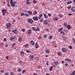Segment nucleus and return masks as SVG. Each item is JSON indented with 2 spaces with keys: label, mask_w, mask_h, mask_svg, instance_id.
Returning <instances> with one entry per match:
<instances>
[{
  "label": "nucleus",
  "mask_w": 75,
  "mask_h": 75,
  "mask_svg": "<svg viewBox=\"0 0 75 75\" xmlns=\"http://www.w3.org/2000/svg\"><path fill=\"white\" fill-rule=\"evenodd\" d=\"M11 6L12 7H15V6H16V5L15 4H17V1H15L13 2H12L10 3Z\"/></svg>",
  "instance_id": "obj_1"
},
{
  "label": "nucleus",
  "mask_w": 75,
  "mask_h": 75,
  "mask_svg": "<svg viewBox=\"0 0 75 75\" xmlns=\"http://www.w3.org/2000/svg\"><path fill=\"white\" fill-rule=\"evenodd\" d=\"M28 23H30V24H33L34 22V21H33V19L29 18L28 20Z\"/></svg>",
  "instance_id": "obj_2"
},
{
  "label": "nucleus",
  "mask_w": 75,
  "mask_h": 75,
  "mask_svg": "<svg viewBox=\"0 0 75 75\" xmlns=\"http://www.w3.org/2000/svg\"><path fill=\"white\" fill-rule=\"evenodd\" d=\"M2 12V14L3 16H5V14L6 13V11H7V10L6 9H2L1 10Z\"/></svg>",
  "instance_id": "obj_3"
},
{
  "label": "nucleus",
  "mask_w": 75,
  "mask_h": 75,
  "mask_svg": "<svg viewBox=\"0 0 75 75\" xmlns=\"http://www.w3.org/2000/svg\"><path fill=\"white\" fill-rule=\"evenodd\" d=\"M33 19L35 21H37L38 20V17L34 16L33 17Z\"/></svg>",
  "instance_id": "obj_4"
},
{
  "label": "nucleus",
  "mask_w": 75,
  "mask_h": 75,
  "mask_svg": "<svg viewBox=\"0 0 75 75\" xmlns=\"http://www.w3.org/2000/svg\"><path fill=\"white\" fill-rule=\"evenodd\" d=\"M62 51L64 52H67V49L65 48H62Z\"/></svg>",
  "instance_id": "obj_5"
},
{
  "label": "nucleus",
  "mask_w": 75,
  "mask_h": 75,
  "mask_svg": "<svg viewBox=\"0 0 75 75\" xmlns=\"http://www.w3.org/2000/svg\"><path fill=\"white\" fill-rule=\"evenodd\" d=\"M12 32L15 34H16L18 33V30H17L16 29L12 30Z\"/></svg>",
  "instance_id": "obj_6"
},
{
  "label": "nucleus",
  "mask_w": 75,
  "mask_h": 75,
  "mask_svg": "<svg viewBox=\"0 0 75 75\" xmlns=\"http://www.w3.org/2000/svg\"><path fill=\"white\" fill-rule=\"evenodd\" d=\"M72 11V12H75V7L72 6L71 9Z\"/></svg>",
  "instance_id": "obj_7"
},
{
  "label": "nucleus",
  "mask_w": 75,
  "mask_h": 75,
  "mask_svg": "<svg viewBox=\"0 0 75 75\" xmlns=\"http://www.w3.org/2000/svg\"><path fill=\"white\" fill-rule=\"evenodd\" d=\"M64 61H69V62H71L72 63V61H71V59H64Z\"/></svg>",
  "instance_id": "obj_8"
},
{
  "label": "nucleus",
  "mask_w": 75,
  "mask_h": 75,
  "mask_svg": "<svg viewBox=\"0 0 75 75\" xmlns=\"http://www.w3.org/2000/svg\"><path fill=\"white\" fill-rule=\"evenodd\" d=\"M38 42H36L35 44V48H39V46L38 45Z\"/></svg>",
  "instance_id": "obj_9"
},
{
  "label": "nucleus",
  "mask_w": 75,
  "mask_h": 75,
  "mask_svg": "<svg viewBox=\"0 0 75 75\" xmlns=\"http://www.w3.org/2000/svg\"><path fill=\"white\" fill-rule=\"evenodd\" d=\"M6 25L8 28H9L11 27L10 23H7V24Z\"/></svg>",
  "instance_id": "obj_10"
},
{
  "label": "nucleus",
  "mask_w": 75,
  "mask_h": 75,
  "mask_svg": "<svg viewBox=\"0 0 75 75\" xmlns=\"http://www.w3.org/2000/svg\"><path fill=\"white\" fill-rule=\"evenodd\" d=\"M44 23L45 25H47L48 24V21H47V20H45L44 21Z\"/></svg>",
  "instance_id": "obj_11"
},
{
  "label": "nucleus",
  "mask_w": 75,
  "mask_h": 75,
  "mask_svg": "<svg viewBox=\"0 0 75 75\" xmlns=\"http://www.w3.org/2000/svg\"><path fill=\"white\" fill-rule=\"evenodd\" d=\"M30 43L32 45H34V44H35V43H34V42L33 40H32L31 41Z\"/></svg>",
  "instance_id": "obj_12"
},
{
  "label": "nucleus",
  "mask_w": 75,
  "mask_h": 75,
  "mask_svg": "<svg viewBox=\"0 0 75 75\" xmlns=\"http://www.w3.org/2000/svg\"><path fill=\"white\" fill-rule=\"evenodd\" d=\"M28 34H31V29H29L28 30Z\"/></svg>",
  "instance_id": "obj_13"
},
{
  "label": "nucleus",
  "mask_w": 75,
  "mask_h": 75,
  "mask_svg": "<svg viewBox=\"0 0 75 75\" xmlns=\"http://www.w3.org/2000/svg\"><path fill=\"white\" fill-rule=\"evenodd\" d=\"M43 15L44 16V17L45 18H48V16L46 15V14L43 13Z\"/></svg>",
  "instance_id": "obj_14"
},
{
  "label": "nucleus",
  "mask_w": 75,
  "mask_h": 75,
  "mask_svg": "<svg viewBox=\"0 0 75 75\" xmlns=\"http://www.w3.org/2000/svg\"><path fill=\"white\" fill-rule=\"evenodd\" d=\"M40 29L38 27H37L36 29V31H40Z\"/></svg>",
  "instance_id": "obj_15"
},
{
  "label": "nucleus",
  "mask_w": 75,
  "mask_h": 75,
  "mask_svg": "<svg viewBox=\"0 0 75 75\" xmlns=\"http://www.w3.org/2000/svg\"><path fill=\"white\" fill-rule=\"evenodd\" d=\"M63 29V28H60L58 30V32H59H59H61V31H62V30Z\"/></svg>",
  "instance_id": "obj_16"
},
{
  "label": "nucleus",
  "mask_w": 75,
  "mask_h": 75,
  "mask_svg": "<svg viewBox=\"0 0 75 75\" xmlns=\"http://www.w3.org/2000/svg\"><path fill=\"white\" fill-rule=\"evenodd\" d=\"M13 37H14H14H15L14 38H12L11 37L10 39L11 41H13V40H15V38H16V37L13 36Z\"/></svg>",
  "instance_id": "obj_17"
},
{
  "label": "nucleus",
  "mask_w": 75,
  "mask_h": 75,
  "mask_svg": "<svg viewBox=\"0 0 75 75\" xmlns=\"http://www.w3.org/2000/svg\"><path fill=\"white\" fill-rule=\"evenodd\" d=\"M67 28L68 30H70L71 29V26L69 25H67Z\"/></svg>",
  "instance_id": "obj_18"
},
{
  "label": "nucleus",
  "mask_w": 75,
  "mask_h": 75,
  "mask_svg": "<svg viewBox=\"0 0 75 75\" xmlns=\"http://www.w3.org/2000/svg\"><path fill=\"white\" fill-rule=\"evenodd\" d=\"M72 3V1H68V2L67 3V5H68L69 4H71Z\"/></svg>",
  "instance_id": "obj_19"
},
{
  "label": "nucleus",
  "mask_w": 75,
  "mask_h": 75,
  "mask_svg": "<svg viewBox=\"0 0 75 75\" xmlns=\"http://www.w3.org/2000/svg\"><path fill=\"white\" fill-rule=\"evenodd\" d=\"M18 40L19 41H22V38L21 37H19Z\"/></svg>",
  "instance_id": "obj_20"
},
{
  "label": "nucleus",
  "mask_w": 75,
  "mask_h": 75,
  "mask_svg": "<svg viewBox=\"0 0 75 75\" xmlns=\"http://www.w3.org/2000/svg\"><path fill=\"white\" fill-rule=\"evenodd\" d=\"M28 13L29 15H31L32 14V11H28Z\"/></svg>",
  "instance_id": "obj_21"
},
{
  "label": "nucleus",
  "mask_w": 75,
  "mask_h": 75,
  "mask_svg": "<svg viewBox=\"0 0 75 75\" xmlns=\"http://www.w3.org/2000/svg\"><path fill=\"white\" fill-rule=\"evenodd\" d=\"M30 58L31 59H34V56H30Z\"/></svg>",
  "instance_id": "obj_22"
},
{
  "label": "nucleus",
  "mask_w": 75,
  "mask_h": 75,
  "mask_svg": "<svg viewBox=\"0 0 75 75\" xmlns=\"http://www.w3.org/2000/svg\"><path fill=\"white\" fill-rule=\"evenodd\" d=\"M70 75H75V71H74L72 73L70 74Z\"/></svg>",
  "instance_id": "obj_23"
},
{
  "label": "nucleus",
  "mask_w": 75,
  "mask_h": 75,
  "mask_svg": "<svg viewBox=\"0 0 75 75\" xmlns=\"http://www.w3.org/2000/svg\"><path fill=\"white\" fill-rule=\"evenodd\" d=\"M45 52L46 53H50V50H46Z\"/></svg>",
  "instance_id": "obj_24"
},
{
  "label": "nucleus",
  "mask_w": 75,
  "mask_h": 75,
  "mask_svg": "<svg viewBox=\"0 0 75 75\" xmlns=\"http://www.w3.org/2000/svg\"><path fill=\"white\" fill-rule=\"evenodd\" d=\"M52 68H53V66H51L50 68V71H52Z\"/></svg>",
  "instance_id": "obj_25"
},
{
  "label": "nucleus",
  "mask_w": 75,
  "mask_h": 75,
  "mask_svg": "<svg viewBox=\"0 0 75 75\" xmlns=\"http://www.w3.org/2000/svg\"><path fill=\"white\" fill-rule=\"evenodd\" d=\"M58 55L59 56H60L61 55V53L60 52H58Z\"/></svg>",
  "instance_id": "obj_26"
},
{
  "label": "nucleus",
  "mask_w": 75,
  "mask_h": 75,
  "mask_svg": "<svg viewBox=\"0 0 75 75\" xmlns=\"http://www.w3.org/2000/svg\"><path fill=\"white\" fill-rule=\"evenodd\" d=\"M42 14H40L39 17V19H40V18H41V17H42Z\"/></svg>",
  "instance_id": "obj_27"
},
{
  "label": "nucleus",
  "mask_w": 75,
  "mask_h": 75,
  "mask_svg": "<svg viewBox=\"0 0 75 75\" xmlns=\"http://www.w3.org/2000/svg\"><path fill=\"white\" fill-rule=\"evenodd\" d=\"M28 44H26L25 45H24V47H26V48H27V47H28Z\"/></svg>",
  "instance_id": "obj_28"
},
{
  "label": "nucleus",
  "mask_w": 75,
  "mask_h": 75,
  "mask_svg": "<svg viewBox=\"0 0 75 75\" xmlns=\"http://www.w3.org/2000/svg\"><path fill=\"white\" fill-rule=\"evenodd\" d=\"M24 15H25V13H21V16H24Z\"/></svg>",
  "instance_id": "obj_29"
},
{
  "label": "nucleus",
  "mask_w": 75,
  "mask_h": 75,
  "mask_svg": "<svg viewBox=\"0 0 75 75\" xmlns=\"http://www.w3.org/2000/svg\"><path fill=\"white\" fill-rule=\"evenodd\" d=\"M25 71H26V70H23L22 72V74H24V73L25 72Z\"/></svg>",
  "instance_id": "obj_30"
},
{
  "label": "nucleus",
  "mask_w": 75,
  "mask_h": 75,
  "mask_svg": "<svg viewBox=\"0 0 75 75\" xmlns=\"http://www.w3.org/2000/svg\"><path fill=\"white\" fill-rule=\"evenodd\" d=\"M32 29H33V30L34 31H36V28H35L34 27H33L32 28Z\"/></svg>",
  "instance_id": "obj_31"
},
{
  "label": "nucleus",
  "mask_w": 75,
  "mask_h": 75,
  "mask_svg": "<svg viewBox=\"0 0 75 75\" xmlns=\"http://www.w3.org/2000/svg\"><path fill=\"white\" fill-rule=\"evenodd\" d=\"M54 20H55V21H57V20H58V18H54Z\"/></svg>",
  "instance_id": "obj_32"
},
{
  "label": "nucleus",
  "mask_w": 75,
  "mask_h": 75,
  "mask_svg": "<svg viewBox=\"0 0 75 75\" xmlns=\"http://www.w3.org/2000/svg\"><path fill=\"white\" fill-rule=\"evenodd\" d=\"M43 20H44V19H43V18H41L40 20V22H42V21H43Z\"/></svg>",
  "instance_id": "obj_33"
},
{
  "label": "nucleus",
  "mask_w": 75,
  "mask_h": 75,
  "mask_svg": "<svg viewBox=\"0 0 75 75\" xmlns=\"http://www.w3.org/2000/svg\"><path fill=\"white\" fill-rule=\"evenodd\" d=\"M21 54L22 55H23V54H24V52H23V51H22L21 52Z\"/></svg>",
  "instance_id": "obj_34"
},
{
  "label": "nucleus",
  "mask_w": 75,
  "mask_h": 75,
  "mask_svg": "<svg viewBox=\"0 0 75 75\" xmlns=\"http://www.w3.org/2000/svg\"><path fill=\"white\" fill-rule=\"evenodd\" d=\"M26 52H29V53H30V52H31V51H29V50H26Z\"/></svg>",
  "instance_id": "obj_35"
},
{
  "label": "nucleus",
  "mask_w": 75,
  "mask_h": 75,
  "mask_svg": "<svg viewBox=\"0 0 75 75\" xmlns=\"http://www.w3.org/2000/svg\"><path fill=\"white\" fill-rule=\"evenodd\" d=\"M64 26H65V27H67V23H64Z\"/></svg>",
  "instance_id": "obj_36"
},
{
  "label": "nucleus",
  "mask_w": 75,
  "mask_h": 75,
  "mask_svg": "<svg viewBox=\"0 0 75 75\" xmlns=\"http://www.w3.org/2000/svg\"><path fill=\"white\" fill-rule=\"evenodd\" d=\"M33 3H34V4H35V3H37V1H35V0H33Z\"/></svg>",
  "instance_id": "obj_37"
},
{
  "label": "nucleus",
  "mask_w": 75,
  "mask_h": 75,
  "mask_svg": "<svg viewBox=\"0 0 75 75\" xmlns=\"http://www.w3.org/2000/svg\"><path fill=\"white\" fill-rule=\"evenodd\" d=\"M15 45H16V44H15V43H14L13 44L12 47H14V46H15Z\"/></svg>",
  "instance_id": "obj_38"
},
{
  "label": "nucleus",
  "mask_w": 75,
  "mask_h": 75,
  "mask_svg": "<svg viewBox=\"0 0 75 75\" xmlns=\"http://www.w3.org/2000/svg\"><path fill=\"white\" fill-rule=\"evenodd\" d=\"M63 38L64 39V41H67V40L66 39V38H65V37H63Z\"/></svg>",
  "instance_id": "obj_39"
},
{
  "label": "nucleus",
  "mask_w": 75,
  "mask_h": 75,
  "mask_svg": "<svg viewBox=\"0 0 75 75\" xmlns=\"http://www.w3.org/2000/svg\"><path fill=\"white\" fill-rule=\"evenodd\" d=\"M4 75H8V73H6L4 74Z\"/></svg>",
  "instance_id": "obj_40"
},
{
  "label": "nucleus",
  "mask_w": 75,
  "mask_h": 75,
  "mask_svg": "<svg viewBox=\"0 0 75 75\" xmlns=\"http://www.w3.org/2000/svg\"><path fill=\"white\" fill-rule=\"evenodd\" d=\"M64 32L65 33H67V32H68V30H66V29H65L64 30Z\"/></svg>",
  "instance_id": "obj_41"
},
{
  "label": "nucleus",
  "mask_w": 75,
  "mask_h": 75,
  "mask_svg": "<svg viewBox=\"0 0 75 75\" xmlns=\"http://www.w3.org/2000/svg\"><path fill=\"white\" fill-rule=\"evenodd\" d=\"M55 64L56 65H58V62H55Z\"/></svg>",
  "instance_id": "obj_42"
},
{
  "label": "nucleus",
  "mask_w": 75,
  "mask_h": 75,
  "mask_svg": "<svg viewBox=\"0 0 75 75\" xmlns=\"http://www.w3.org/2000/svg\"><path fill=\"white\" fill-rule=\"evenodd\" d=\"M21 71V69L19 68L18 69V71L20 72Z\"/></svg>",
  "instance_id": "obj_43"
},
{
  "label": "nucleus",
  "mask_w": 75,
  "mask_h": 75,
  "mask_svg": "<svg viewBox=\"0 0 75 75\" xmlns=\"http://www.w3.org/2000/svg\"><path fill=\"white\" fill-rule=\"evenodd\" d=\"M22 32H24L25 31V29H23L22 30Z\"/></svg>",
  "instance_id": "obj_44"
},
{
  "label": "nucleus",
  "mask_w": 75,
  "mask_h": 75,
  "mask_svg": "<svg viewBox=\"0 0 75 75\" xmlns=\"http://www.w3.org/2000/svg\"><path fill=\"white\" fill-rule=\"evenodd\" d=\"M69 47L70 49H71V48H72V46H69Z\"/></svg>",
  "instance_id": "obj_45"
},
{
  "label": "nucleus",
  "mask_w": 75,
  "mask_h": 75,
  "mask_svg": "<svg viewBox=\"0 0 75 75\" xmlns=\"http://www.w3.org/2000/svg\"><path fill=\"white\" fill-rule=\"evenodd\" d=\"M34 13L35 14H37V11H35L34 12Z\"/></svg>",
  "instance_id": "obj_46"
},
{
  "label": "nucleus",
  "mask_w": 75,
  "mask_h": 75,
  "mask_svg": "<svg viewBox=\"0 0 75 75\" xmlns=\"http://www.w3.org/2000/svg\"><path fill=\"white\" fill-rule=\"evenodd\" d=\"M71 6H70L69 7H67V8H69V9H70L71 8Z\"/></svg>",
  "instance_id": "obj_47"
},
{
  "label": "nucleus",
  "mask_w": 75,
  "mask_h": 75,
  "mask_svg": "<svg viewBox=\"0 0 75 75\" xmlns=\"http://www.w3.org/2000/svg\"><path fill=\"white\" fill-rule=\"evenodd\" d=\"M65 66L66 67H67V66H68V64L67 63H66L65 64Z\"/></svg>",
  "instance_id": "obj_48"
},
{
  "label": "nucleus",
  "mask_w": 75,
  "mask_h": 75,
  "mask_svg": "<svg viewBox=\"0 0 75 75\" xmlns=\"http://www.w3.org/2000/svg\"><path fill=\"white\" fill-rule=\"evenodd\" d=\"M44 38H47V35H45L44 36Z\"/></svg>",
  "instance_id": "obj_49"
},
{
  "label": "nucleus",
  "mask_w": 75,
  "mask_h": 75,
  "mask_svg": "<svg viewBox=\"0 0 75 75\" xmlns=\"http://www.w3.org/2000/svg\"><path fill=\"white\" fill-rule=\"evenodd\" d=\"M29 16V15L28 14H26L25 15L26 17H28Z\"/></svg>",
  "instance_id": "obj_50"
},
{
  "label": "nucleus",
  "mask_w": 75,
  "mask_h": 75,
  "mask_svg": "<svg viewBox=\"0 0 75 75\" xmlns=\"http://www.w3.org/2000/svg\"><path fill=\"white\" fill-rule=\"evenodd\" d=\"M59 17H61V18H62V16L61 15H59Z\"/></svg>",
  "instance_id": "obj_51"
},
{
  "label": "nucleus",
  "mask_w": 75,
  "mask_h": 75,
  "mask_svg": "<svg viewBox=\"0 0 75 75\" xmlns=\"http://www.w3.org/2000/svg\"><path fill=\"white\" fill-rule=\"evenodd\" d=\"M26 4H29L30 3V2H26Z\"/></svg>",
  "instance_id": "obj_52"
},
{
  "label": "nucleus",
  "mask_w": 75,
  "mask_h": 75,
  "mask_svg": "<svg viewBox=\"0 0 75 75\" xmlns=\"http://www.w3.org/2000/svg\"><path fill=\"white\" fill-rule=\"evenodd\" d=\"M49 38L50 39H52V36H50L49 37Z\"/></svg>",
  "instance_id": "obj_53"
},
{
  "label": "nucleus",
  "mask_w": 75,
  "mask_h": 75,
  "mask_svg": "<svg viewBox=\"0 0 75 75\" xmlns=\"http://www.w3.org/2000/svg\"><path fill=\"white\" fill-rule=\"evenodd\" d=\"M13 0H10V3H11L12 2H13Z\"/></svg>",
  "instance_id": "obj_54"
},
{
  "label": "nucleus",
  "mask_w": 75,
  "mask_h": 75,
  "mask_svg": "<svg viewBox=\"0 0 75 75\" xmlns=\"http://www.w3.org/2000/svg\"><path fill=\"white\" fill-rule=\"evenodd\" d=\"M68 16H72V14L71 13H69L68 14Z\"/></svg>",
  "instance_id": "obj_55"
},
{
  "label": "nucleus",
  "mask_w": 75,
  "mask_h": 75,
  "mask_svg": "<svg viewBox=\"0 0 75 75\" xmlns=\"http://www.w3.org/2000/svg\"><path fill=\"white\" fill-rule=\"evenodd\" d=\"M1 73H3V72H4V71L1 70Z\"/></svg>",
  "instance_id": "obj_56"
},
{
  "label": "nucleus",
  "mask_w": 75,
  "mask_h": 75,
  "mask_svg": "<svg viewBox=\"0 0 75 75\" xmlns=\"http://www.w3.org/2000/svg\"><path fill=\"white\" fill-rule=\"evenodd\" d=\"M46 65H48V62H46Z\"/></svg>",
  "instance_id": "obj_57"
},
{
  "label": "nucleus",
  "mask_w": 75,
  "mask_h": 75,
  "mask_svg": "<svg viewBox=\"0 0 75 75\" xmlns=\"http://www.w3.org/2000/svg\"><path fill=\"white\" fill-rule=\"evenodd\" d=\"M6 41V38L4 39V41Z\"/></svg>",
  "instance_id": "obj_58"
},
{
  "label": "nucleus",
  "mask_w": 75,
  "mask_h": 75,
  "mask_svg": "<svg viewBox=\"0 0 75 75\" xmlns=\"http://www.w3.org/2000/svg\"><path fill=\"white\" fill-rule=\"evenodd\" d=\"M48 16L49 17H50V16H51V14L50 13H49L48 14Z\"/></svg>",
  "instance_id": "obj_59"
},
{
  "label": "nucleus",
  "mask_w": 75,
  "mask_h": 75,
  "mask_svg": "<svg viewBox=\"0 0 75 75\" xmlns=\"http://www.w3.org/2000/svg\"><path fill=\"white\" fill-rule=\"evenodd\" d=\"M11 75H14V73H13V72H11Z\"/></svg>",
  "instance_id": "obj_60"
},
{
  "label": "nucleus",
  "mask_w": 75,
  "mask_h": 75,
  "mask_svg": "<svg viewBox=\"0 0 75 75\" xmlns=\"http://www.w3.org/2000/svg\"><path fill=\"white\" fill-rule=\"evenodd\" d=\"M64 33V32H63V31H62L60 32V34H62V33Z\"/></svg>",
  "instance_id": "obj_61"
},
{
  "label": "nucleus",
  "mask_w": 75,
  "mask_h": 75,
  "mask_svg": "<svg viewBox=\"0 0 75 75\" xmlns=\"http://www.w3.org/2000/svg\"><path fill=\"white\" fill-rule=\"evenodd\" d=\"M65 63V62L64 61H63L62 62V63Z\"/></svg>",
  "instance_id": "obj_62"
},
{
  "label": "nucleus",
  "mask_w": 75,
  "mask_h": 75,
  "mask_svg": "<svg viewBox=\"0 0 75 75\" xmlns=\"http://www.w3.org/2000/svg\"><path fill=\"white\" fill-rule=\"evenodd\" d=\"M46 75H50V74H49L47 73L46 74Z\"/></svg>",
  "instance_id": "obj_63"
},
{
  "label": "nucleus",
  "mask_w": 75,
  "mask_h": 75,
  "mask_svg": "<svg viewBox=\"0 0 75 75\" xmlns=\"http://www.w3.org/2000/svg\"><path fill=\"white\" fill-rule=\"evenodd\" d=\"M33 74L34 75H37V74H35V73H34Z\"/></svg>",
  "instance_id": "obj_64"
}]
</instances>
